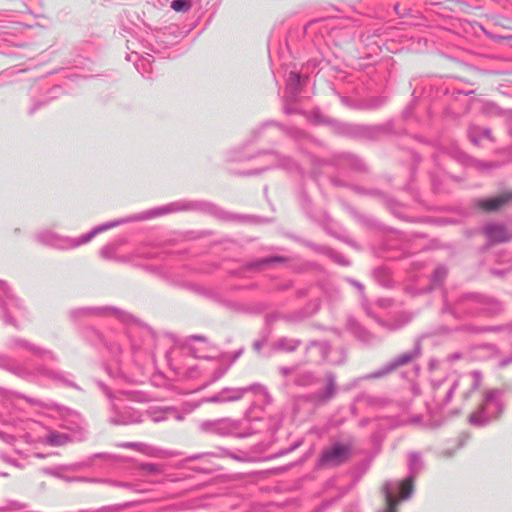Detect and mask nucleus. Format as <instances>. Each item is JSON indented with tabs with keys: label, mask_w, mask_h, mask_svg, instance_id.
Returning a JSON list of instances; mask_svg holds the SVG:
<instances>
[{
	"label": "nucleus",
	"mask_w": 512,
	"mask_h": 512,
	"mask_svg": "<svg viewBox=\"0 0 512 512\" xmlns=\"http://www.w3.org/2000/svg\"><path fill=\"white\" fill-rule=\"evenodd\" d=\"M140 452L145 455H148V456H157L159 454L160 450L154 446L143 443V446H142V449Z\"/></svg>",
	"instance_id": "obj_64"
},
{
	"label": "nucleus",
	"mask_w": 512,
	"mask_h": 512,
	"mask_svg": "<svg viewBox=\"0 0 512 512\" xmlns=\"http://www.w3.org/2000/svg\"><path fill=\"white\" fill-rule=\"evenodd\" d=\"M394 133V121L388 120L377 125L358 124L357 139L378 140L384 135Z\"/></svg>",
	"instance_id": "obj_24"
},
{
	"label": "nucleus",
	"mask_w": 512,
	"mask_h": 512,
	"mask_svg": "<svg viewBox=\"0 0 512 512\" xmlns=\"http://www.w3.org/2000/svg\"><path fill=\"white\" fill-rule=\"evenodd\" d=\"M220 304L232 311H235V312H246L247 311V309L245 308V306L243 304L236 302V301L227 300L224 297L222 298V302H220Z\"/></svg>",
	"instance_id": "obj_58"
},
{
	"label": "nucleus",
	"mask_w": 512,
	"mask_h": 512,
	"mask_svg": "<svg viewBox=\"0 0 512 512\" xmlns=\"http://www.w3.org/2000/svg\"><path fill=\"white\" fill-rule=\"evenodd\" d=\"M468 135L474 145H478L481 138L492 140V132L489 128L470 127Z\"/></svg>",
	"instance_id": "obj_46"
},
{
	"label": "nucleus",
	"mask_w": 512,
	"mask_h": 512,
	"mask_svg": "<svg viewBox=\"0 0 512 512\" xmlns=\"http://www.w3.org/2000/svg\"><path fill=\"white\" fill-rule=\"evenodd\" d=\"M331 344L324 341L311 340L307 343L305 348V354L309 355L315 351V358L313 361L317 363H330V364H341L343 360H332L329 357L331 352Z\"/></svg>",
	"instance_id": "obj_26"
},
{
	"label": "nucleus",
	"mask_w": 512,
	"mask_h": 512,
	"mask_svg": "<svg viewBox=\"0 0 512 512\" xmlns=\"http://www.w3.org/2000/svg\"><path fill=\"white\" fill-rule=\"evenodd\" d=\"M123 224H125L124 218H119V219H115L112 221H108V222H105V223L95 226L89 232H87L79 237H75V238L61 235L52 230L45 229V230L39 231L35 235V240L44 246H47V247H50V248H53L56 250H61V251L72 250V249H76L82 245L87 244L98 234L103 233L109 229L118 227Z\"/></svg>",
	"instance_id": "obj_5"
},
{
	"label": "nucleus",
	"mask_w": 512,
	"mask_h": 512,
	"mask_svg": "<svg viewBox=\"0 0 512 512\" xmlns=\"http://www.w3.org/2000/svg\"><path fill=\"white\" fill-rule=\"evenodd\" d=\"M355 333L357 338L366 344H373L377 340L376 336L364 327H358Z\"/></svg>",
	"instance_id": "obj_54"
},
{
	"label": "nucleus",
	"mask_w": 512,
	"mask_h": 512,
	"mask_svg": "<svg viewBox=\"0 0 512 512\" xmlns=\"http://www.w3.org/2000/svg\"><path fill=\"white\" fill-rule=\"evenodd\" d=\"M354 452L351 441H331L323 447L315 461L314 469L317 471L339 468L350 462Z\"/></svg>",
	"instance_id": "obj_10"
},
{
	"label": "nucleus",
	"mask_w": 512,
	"mask_h": 512,
	"mask_svg": "<svg viewBox=\"0 0 512 512\" xmlns=\"http://www.w3.org/2000/svg\"><path fill=\"white\" fill-rule=\"evenodd\" d=\"M424 461L420 452L411 451L408 453V475L402 480H387L391 483V489L398 492L402 500H409L414 493V482L416 477L424 469Z\"/></svg>",
	"instance_id": "obj_13"
},
{
	"label": "nucleus",
	"mask_w": 512,
	"mask_h": 512,
	"mask_svg": "<svg viewBox=\"0 0 512 512\" xmlns=\"http://www.w3.org/2000/svg\"><path fill=\"white\" fill-rule=\"evenodd\" d=\"M37 372H38V374L43 375V376H45L49 379H52L56 382L62 383L63 385H65L67 387H71V388H74L79 391L81 390V388L74 381L71 380L72 375L65 371L52 370V369H48V368L40 366L37 368Z\"/></svg>",
	"instance_id": "obj_32"
},
{
	"label": "nucleus",
	"mask_w": 512,
	"mask_h": 512,
	"mask_svg": "<svg viewBox=\"0 0 512 512\" xmlns=\"http://www.w3.org/2000/svg\"><path fill=\"white\" fill-rule=\"evenodd\" d=\"M224 393V398L226 402L238 401L244 397L245 394L252 392L255 395L262 396L263 401L267 405H271L273 402V398L271 394L268 392L267 388L260 383H253L245 387L239 388H224L222 389Z\"/></svg>",
	"instance_id": "obj_19"
},
{
	"label": "nucleus",
	"mask_w": 512,
	"mask_h": 512,
	"mask_svg": "<svg viewBox=\"0 0 512 512\" xmlns=\"http://www.w3.org/2000/svg\"><path fill=\"white\" fill-rule=\"evenodd\" d=\"M373 276L381 286L385 288H389L392 286V280L390 278L388 269L384 267H378L374 269Z\"/></svg>",
	"instance_id": "obj_47"
},
{
	"label": "nucleus",
	"mask_w": 512,
	"mask_h": 512,
	"mask_svg": "<svg viewBox=\"0 0 512 512\" xmlns=\"http://www.w3.org/2000/svg\"><path fill=\"white\" fill-rule=\"evenodd\" d=\"M305 79L298 72L291 71L286 80L285 95L288 99L296 100Z\"/></svg>",
	"instance_id": "obj_34"
},
{
	"label": "nucleus",
	"mask_w": 512,
	"mask_h": 512,
	"mask_svg": "<svg viewBox=\"0 0 512 512\" xmlns=\"http://www.w3.org/2000/svg\"><path fill=\"white\" fill-rule=\"evenodd\" d=\"M267 157V165L261 168L248 170L241 172L240 174L243 176H254L259 175L265 171L271 169H282L288 172H299L301 176H304V171L301 169L300 165L290 156L282 155L274 150H270L264 153Z\"/></svg>",
	"instance_id": "obj_15"
},
{
	"label": "nucleus",
	"mask_w": 512,
	"mask_h": 512,
	"mask_svg": "<svg viewBox=\"0 0 512 512\" xmlns=\"http://www.w3.org/2000/svg\"><path fill=\"white\" fill-rule=\"evenodd\" d=\"M145 270L150 273H154L162 278L169 279V273L163 266L148 265L145 266Z\"/></svg>",
	"instance_id": "obj_60"
},
{
	"label": "nucleus",
	"mask_w": 512,
	"mask_h": 512,
	"mask_svg": "<svg viewBox=\"0 0 512 512\" xmlns=\"http://www.w3.org/2000/svg\"><path fill=\"white\" fill-rule=\"evenodd\" d=\"M295 101L296 100H292V99H288L287 97H283V112L286 115H292V114H296V113L300 112L296 107L293 106V103Z\"/></svg>",
	"instance_id": "obj_62"
},
{
	"label": "nucleus",
	"mask_w": 512,
	"mask_h": 512,
	"mask_svg": "<svg viewBox=\"0 0 512 512\" xmlns=\"http://www.w3.org/2000/svg\"><path fill=\"white\" fill-rule=\"evenodd\" d=\"M251 158L252 156L246 154L243 148L235 149L228 153V160L232 162H242Z\"/></svg>",
	"instance_id": "obj_56"
},
{
	"label": "nucleus",
	"mask_w": 512,
	"mask_h": 512,
	"mask_svg": "<svg viewBox=\"0 0 512 512\" xmlns=\"http://www.w3.org/2000/svg\"><path fill=\"white\" fill-rule=\"evenodd\" d=\"M448 154L459 161L460 163L466 166H472L480 171H490L492 169L498 168L499 164L496 162H486L482 160L475 159L469 155H467L464 151H462L458 145L451 144L448 148Z\"/></svg>",
	"instance_id": "obj_23"
},
{
	"label": "nucleus",
	"mask_w": 512,
	"mask_h": 512,
	"mask_svg": "<svg viewBox=\"0 0 512 512\" xmlns=\"http://www.w3.org/2000/svg\"><path fill=\"white\" fill-rule=\"evenodd\" d=\"M312 313L307 312L306 310H300L290 314H284L280 317V319L290 322V323H299L304 319L311 316Z\"/></svg>",
	"instance_id": "obj_50"
},
{
	"label": "nucleus",
	"mask_w": 512,
	"mask_h": 512,
	"mask_svg": "<svg viewBox=\"0 0 512 512\" xmlns=\"http://www.w3.org/2000/svg\"><path fill=\"white\" fill-rule=\"evenodd\" d=\"M318 381L315 373L310 370H298L294 377V384L299 387H309Z\"/></svg>",
	"instance_id": "obj_44"
},
{
	"label": "nucleus",
	"mask_w": 512,
	"mask_h": 512,
	"mask_svg": "<svg viewBox=\"0 0 512 512\" xmlns=\"http://www.w3.org/2000/svg\"><path fill=\"white\" fill-rule=\"evenodd\" d=\"M289 258L280 255H271L263 258H258L247 262L244 265L245 270H261L266 266L274 264H283L288 262Z\"/></svg>",
	"instance_id": "obj_36"
},
{
	"label": "nucleus",
	"mask_w": 512,
	"mask_h": 512,
	"mask_svg": "<svg viewBox=\"0 0 512 512\" xmlns=\"http://www.w3.org/2000/svg\"><path fill=\"white\" fill-rule=\"evenodd\" d=\"M0 369L24 379H30L34 374L25 364L17 362L11 356L0 352Z\"/></svg>",
	"instance_id": "obj_29"
},
{
	"label": "nucleus",
	"mask_w": 512,
	"mask_h": 512,
	"mask_svg": "<svg viewBox=\"0 0 512 512\" xmlns=\"http://www.w3.org/2000/svg\"><path fill=\"white\" fill-rule=\"evenodd\" d=\"M483 333H500L504 332L508 335L512 334V321L507 324L502 325H490V326H483Z\"/></svg>",
	"instance_id": "obj_52"
},
{
	"label": "nucleus",
	"mask_w": 512,
	"mask_h": 512,
	"mask_svg": "<svg viewBox=\"0 0 512 512\" xmlns=\"http://www.w3.org/2000/svg\"><path fill=\"white\" fill-rule=\"evenodd\" d=\"M299 203L302 211L306 214V216L312 220H316V216L314 214V206L313 201L308 195L305 187L302 185L298 192Z\"/></svg>",
	"instance_id": "obj_42"
},
{
	"label": "nucleus",
	"mask_w": 512,
	"mask_h": 512,
	"mask_svg": "<svg viewBox=\"0 0 512 512\" xmlns=\"http://www.w3.org/2000/svg\"><path fill=\"white\" fill-rule=\"evenodd\" d=\"M186 287L200 295H203L217 303L222 302L223 296L215 289L202 287L196 284H186Z\"/></svg>",
	"instance_id": "obj_45"
},
{
	"label": "nucleus",
	"mask_w": 512,
	"mask_h": 512,
	"mask_svg": "<svg viewBox=\"0 0 512 512\" xmlns=\"http://www.w3.org/2000/svg\"><path fill=\"white\" fill-rule=\"evenodd\" d=\"M482 233L490 244L505 243L512 240V233L502 223L488 222L482 227Z\"/></svg>",
	"instance_id": "obj_28"
},
{
	"label": "nucleus",
	"mask_w": 512,
	"mask_h": 512,
	"mask_svg": "<svg viewBox=\"0 0 512 512\" xmlns=\"http://www.w3.org/2000/svg\"><path fill=\"white\" fill-rule=\"evenodd\" d=\"M309 159L312 165L310 177L315 181L320 192H322L319 182L320 169L323 166H332L339 172L346 170H351L357 173L367 172V166L364 161L357 155L349 152H336L328 158H320L309 154Z\"/></svg>",
	"instance_id": "obj_8"
},
{
	"label": "nucleus",
	"mask_w": 512,
	"mask_h": 512,
	"mask_svg": "<svg viewBox=\"0 0 512 512\" xmlns=\"http://www.w3.org/2000/svg\"><path fill=\"white\" fill-rule=\"evenodd\" d=\"M331 128L334 133L340 136L357 139L358 124L342 122L334 119L331 121Z\"/></svg>",
	"instance_id": "obj_40"
},
{
	"label": "nucleus",
	"mask_w": 512,
	"mask_h": 512,
	"mask_svg": "<svg viewBox=\"0 0 512 512\" xmlns=\"http://www.w3.org/2000/svg\"><path fill=\"white\" fill-rule=\"evenodd\" d=\"M263 398L262 396H260ZM262 404H259L257 401H254L250 407L247 409L245 413V418L248 422L253 424L249 429L244 432H240L237 434L238 438H247L255 433L262 432L267 426V412L264 406H268L264 403L263 399H261Z\"/></svg>",
	"instance_id": "obj_17"
},
{
	"label": "nucleus",
	"mask_w": 512,
	"mask_h": 512,
	"mask_svg": "<svg viewBox=\"0 0 512 512\" xmlns=\"http://www.w3.org/2000/svg\"><path fill=\"white\" fill-rule=\"evenodd\" d=\"M271 128H277L295 140H302L306 138L305 132L301 129L293 126H287L275 120H266L251 130L247 143L252 144L263 139L267 135V131Z\"/></svg>",
	"instance_id": "obj_16"
},
{
	"label": "nucleus",
	"mask_w": 512,
	"mask_h": 512,
	"mask_svg": "<svg viewBox=\"0 0 512 512\" xmlns=\"http://www.w3.org/2000/svg\"><path fill=\"white\" fill-rule=\"evenodd\" d=\"M447 268L445 266H438L431 275V282L433 285H441L447 276Z\"/></svg>",
	"instance_id": "obj_53"
},
{
	"label": "nucleus",
	"mask_w": 512,
	"mask_h": 512,
	"mask_svg": "<svg viewBox=\"0 0 512 512\" xmlns=\"http://www.w3.org/2000/svg\"><path fill=\"white\" fill-rule=\"evenodd\" d=\"M139 468L141 471L149 475H156L162 471L161 465L154 463H141Z\"/></svg>",
	"instance_id": "obj_59"
},
{
	"label": "nucleus",
	"mask_w": 512,
	"mask_h": 512,
	"mask_svg": "<svg viewBox=\"0 0 512 512\" xmlns=\"http://www.w3.org/2000/svg\"><path fill=\"white\" fill-rule=\"evenodd\" d=\"M459 381L454 378L445 377L431 382L433 397L431 402H427V422L426 429L438 430L443 427L447 421L456 417L460 409L443 412L444 407L449 404L458 388Z\"/></svg>",
	"instance_id": "obj_3"
},
{
	"label": "nucleus",
	"mask_w": 512,
	"mask_h": 512,
	"mask_svg": "<svg viewBox=\"0 0 512 512\" xmlns=\"http://www.w3.org/2000/svg\"><path fill=\"white\" fill-rule=\"evenodd\" d=\"M0 396L4 399H11V398L15 397V398L23 399V400H25V397H27L26 395H24L20 392L9 390V389L1 387V386H0Z\"/></svg>",
	"instance_id": "obj_61"
},
{
	"label": "nucleus",
	"mask_w": 512,
	"mask_h": 512,
	"mask_svg": "<svg viewBox=\"0 0 512 512\" xmlns=\"http://www.w3.org/2000/svg\"><path fill=\"white\" fill-rule=\"evenodd\" d=\"M351 190L360 195L379 197L383 200L384 204L387 208L398 218L404 219V216L401 212L402 206L392 197L384 194L382 191L378 189H366L359 185H352Z\"/></svg>",
	"instance_id": "obj_27"
},
{
	"label": "nucleus",
	"mask_w": 512,
	"mask_h": 512,
	"mask_svg": "<svg viewBox=\"0 0 512 512\" xmlns=\"http://www.w3.org/2000/svg\"><path fill=\"white\" fill-rule=\"evenodd\" d=\"M68 316L74 323H82L95 318H112L118 320L127 326V335L129 338H132V329H141L148 334L152 333V329L139 318L127 310L113 305L76 307L69 310Z\"/></svg>",
	"instance_id": "obj_4"
},
{
	"label": "nucleus",
	"mask_w": 512,
	"mask_h": 512,
	"mask_svg": "<svg viewBox=\"0 0 512 512\" xmlns=\"http://www.w3.org/2000/svg\"><path fill=\"white\" fill-rule=\"evenodd\" d=\"M302 344V341L298 338H291L282 336L277 338L272 344L271 349L275 352L293 353Z\"/></svg>",
	"instance_id": "obj_38"
},
{
	"label": "nucleus",
	"mask_w": 512,
	"mask_h": 512,
	"mask_svg": "<svg viewBox=\"0 0 512 512\" xmlns=\"http://www.w3.org/2000/svg\"><path fill=\"white\" fill-rule=\"evenodd\" d=\"M375 421L383 422L380 424V426L385 427L384 430L394 429V428L404 426V425H420V424H422L423 427L426 428L425 423L427 422V420L425 422L423 421L422 415H413L406 420H399V419L393 418V417H385V418L375 419Z\"/></svg>",
	"instance_id": "obj_33"
},
{
	"label": "nucleus",
	"mask_w": 512,
	"mask_h": 512,
	"mask_svg": "<svg viewBox=\"0 0 512 512\" xmlns=\"http://www.w3.org/2000/svg\"><path fill=\"white\" fill-rule=\"evenodd\" d=\"M89 465V462H75L67 465H57L54 467H46L42 469V472L46 475L54 476L59 479H63L68 482L82 481L80 477H67L64 475L66 471H79Z\"/></svg>",
	"instance_id": "obj_31"
},
{
	"label": "nucleus",
	"mask_w": 512,
	"mask_h": 512,
	"mask_svg": "<svg viewBox=\"0 0 512 512\" xmlns=\"http://www.w3.org/2000/svg\"><path fill=\"white\" fill-rule=\"evenodd\" d=\"M377 40L369 42L370 36H367L366 40L368 43L367 45L374 44L376 47L382 51L383 47L389 52H396L397 48L395 47V44L393 42L388 43L387 39L383 37V35H375Z\"/></svg>",
	"instance_id": "obj_49"
},
{
	"label": "nucleus",
	"mask_w": 512,
	"mask_h": 512,
	"mask_svg": "<svg viewBox=\"0 0 512 512\" xmlns=\"http://www.w3.org/2000/svg\"><path fill=\"white\" fill-rule=\"evenodd\" d=\"M309 119L314 124H326V125H329L330 127H331V121L334 120L332 118H329V117H326V116L322 115L319 110L312 111L310 113Z\"/></svg>",
	"instance_id": "obj_57"
},
{
	"label": "nucleus",
	"mask_w": 512,
	"mask_h": 512,
	"mask_svg": "<svg viewBox=\"0 0 512 512\" xmlns=\"http://www.w3.org/2000/svg\"><path fill=\"white\" fill-rule=\"evenodd\" d=\"M26 309L22 301L15 296L9 285L0 280V318L6 325L18 327V319L23 318Z\"/></svg>",
	"instance_id": "obj_12"
},
{
	"label": "nucleus",
	"mask_w": 512,
	"mask_h": 512,
	"mask_svg": "<svg viewBox=\"0 0 512 512\" xmlns=\"http://www.w3.org/2000/svg\"><path fill=\"white\" fill-rule=\"evenodd\" d=\"M239 422L231 418H221L215 420H206L200 423L199 428L202 432L218 435V436H229L236 435L239 429Z\"/></svg>",
	"instance_id": "obj_18"
},
{
	"label": "nucleus",
	"mask_w": 512,
	"mask_h": 512,
	"mask_svg": "<svg viewBox=\"0 0 512 512\" xmlns=\"http://www.w3.org/2000/svg\"><path fill=\"white\" fill-rule=\"evenodd\" d=\"M386 103V96H372L365 100H359V102L353 107L354 109L359 110H377L383 107Z\"/></svg>",
	"instance_id": "obj_41"
},
{
	"label": "nucleus",
	"mask_w": 512,
	"mask_h": 512,
	"mask_svg": "<svg viewBox=\"0 0 512 512\" xmlns=\"http://www.w3.org/2000/svg\"><path fill=\"white\" fill-rule=\"evenodd\" d=\"M425 338V335L419 336L409 351H406L402 354H399L386 362L381 368L378 370L367 374L363 377V379H378L382 378L389 373L395 371L397 368L404 366L408 363H411L415 359L419 358L422 354V340Z\"/></svg>",
	"instance_id": "obj_14"
},
{
	"label": "nucleus",
	"mask_w": 512,
	"mask_h": 512,
	"mask_svg": "<svg viewBox=\"0 0 512 512\" xmlns=\"http://www.w3.org/2000/svg\"><path fill=\"white\" fill-rule=\"evenodd\" d=\"M292 239L313 249L317 253H321V254L328 256L332 261H334L336 264H338L340 266L347 267V266H350V264H351L349 259H347L344 255L335 251L332 248H329L327 246L318 245L311 241H308V240H305V239H302V238L296 237V236H293Z\"/></svg>",
	"instance_id": "obj_30"
},
{
	"label": "nucleus",
	"mask_w": 512,
	"mask_h": 512,
	"mask_svg": "<svg viewBox=\"0 0 512 512\" xmlns=\"http://www.w3.org/2000/svg\"><path fill=\"white\" fill-rule=\"evenodd\" d=\"M162 33H154L141 31L126 40V47L130 53H127L126 59L133 61L135 68L142 76L149 73L151 62L153 61V53H160V45L154 44L153 41L160 38Z\"/></svg>",
	"instance_id": "obj_6"
},
{
	"label": "nucleus",
	"mask_w": 512,
	"mask_h": 512,
	"mask_svg": "<svg viewBox=\"0 0 512 512\" xmlns=\"http://www.w3.org/2000/svg\"><path fill=\"white\" fill-rule=\"evenodd\" d=\"M144 416L149 418L154 423H159V422L166 421L169 419H175L177 421H181L184 418L183 414L180 413L174 407H167L164 409L147 412Z\"/></svg>",
	"instance_id": "obj_35"
},
{
	"label": "nucleus",
	"mask_w": 512,
	"mask_h": 512,
	"mask_svg": "<svg viewBox=\"0 0 512 512\" xmlns=\"http://www.w3.org/2000/svg\"><path fill=\"white\" fill-rule=\"evenodd\" d=\"M170 7L175 12L186 13V12L190 11L192 8V1L191 0H173L171 2Z\"/></svg>",
	"instance_id": "obj_55"
},
{
	"label": "nucleus",
	"mask_w": 512,
	"mask_h": 512,
	"mask_svg": "<svg viewBox=\"0 0 512 512\" xmlns=\"http://www.w3.org/2000/svg\"><path fill=\"white\" fill-rule=\"evenodd\" d=\"M504 395L505 390L496 388L485 390L480 403L468 416V423L476 428H485L498 422L506 410Z\"/></svg>",
	"instance_id": "obj_7"
},
{
	"label": "nucleus",
	"mask_w": 512,
	"mask_h": 512,
	"mask_svg": "<svg viewBox=\"0 0 512 512\" xmlns=\"http://www.w3.org/2000/svg\"><path fill=\"white\" fill-rule=\"evenodd\" d=\"M182 212L202 214L225 222H252L258 219V217L251 215L228 212L212 201L204 199H180L141 213L124 217V221L125 224H127Z\"/></svg>",
	"instance_id": "obj_1"
},
{
	"label": "nucleus",
	"mask_w": 512,
	"mask_h": 512,
	"mask_svg": "<svg viewBox=\"0 0 512 512\" xmlns=\"http://www.w3.org/2000/svg\"><path fill=\"white\" fill-rule=\"evenodd\" d=\"M366 313L373 318L383 329L389 332H396L405 327L411 320L412 315L408 312H400L389 319H383L374 314L369 307H365Z\"/></svg>",
	"instance_id": "obj_22"
},
{
	"label": "nucleus",
	"mask_w": 512,
	"mask_h": 512,
	"mask_svg": "<svg viewBox=\"0 0 512 512\" xmlns=\"http://www.w3.org/2000/svg\"><path fill=\"white\" fill-rule=\"evenodd\" d=\"M391 483H384L382 487V493L385 499V508L378 512H397L398 505L401 501L398 492L391 489Z\"/></svg>",
	"instance_id": "obj_37"
},
{
	"label": "nucleus",
	"mask_w": 512,
	"mask_h": 512,
	"mask_svg": "<svg viewBox=\"0 0 512 512\" xmlns=\"http://www.w3.org/2000/svg\"><path fill=\"white\" fill-rule=\"evenodd\" d=\"M510 203H512V190L492 197L474 198L471 200V207L478 211L491 213L499 211Z\"/></svg>",
	"instance_id": "obj_20"
},
{
	"label": "nucleus",
	"mask_w": 512,
	"mask_h": 512,
	"mask_svg": "<svg viewBox=\"0 0 512 512\" xmlns=\"http://www.w3.org/2000/svg\"><path fill=\"white\" fill-rule=\"evenodd\" d=\"M71 441V437L66 433L52 431L47 435V443L51 446H61Z\"/></svg>",
	"instance_id": "obj_48"
},
{
	"label": "nucleus",
	"mask_w": 512,
	"mask_h": 512,
	"mask_svg": "<svg viewBox=\"0 0 512 512\" xmlns=\"http://www.w3.org/2000/svg\"><path fill=\"white\" fill-rule=\"evenodd\" d=\"M7 346L9 349H18V348L23 349L25 351L30 352L31 354H33L34 356H36L40 359L51 360V361L56 360V356L51 350H48L46 348H43L36 344H33V343H31L23 338H20V337L11 338L8 341Z\"/></svg>",
	"instance_id": "obj_25"
},
{
	"label": "nucleus",
	"mask_w": 512,
	"mask_h": 512,
	"mask_svg": "<svg viewBox=\"0 0 512 512\" xmlns=\"http://www.w3.org/2000/svg\"><path fill=\"white\" fill-rule=\"evenodd\" d=\"M206 456H214V457L227 456V457H230L232 459H235V460L241 461V462L245 461L247 458L245 454H237L234 452H230L227 449L220 448L219 452H205V453L191 455L188 457V460H198V459H201Z\"/></svg>",
	"instance_id": "obj_43"
},
{
	"label": "nucleus",
	"mask_w": 512,
	"mask_h": 512,
	"mask_svg": "<svg viewBox=\"0 0 512 512\" xmlns=\"http://www.w3.org/2000/svg\"><path fill=\"white\" fill-rule=\"evenodd\" d=\"M25 401L37 407L56 411L62 421V427L73 433V439L77 441L85 439L87 434V423L78 411L60 405L54 401L44 402L32 397H25Z\"/></svg>",
	"instance_id": "obj_9"
},
{
	"label": "nucleus",
	"mask_w": 512,
	"mask_h": 512,
	"mask_svg": "<svg viewBox=\"0 0 512 512\" xmlns=\"http://www.w3.org/2000/svg\"><path fill=\"white\" fill-rule=\"evenodd\" d=\"M96 383L110 401L109 423L113 425H130L144 421L142 413L133 408L124 406L120 399H118L102 381H97Z\"/></svg>",
	"instance_id": "obj_11"
},
{
	"label": "nucleus",
	"mask_w": 512,
	"mask_h": 512,
	"mask_svg": "<svg viewBox=\"0 0 512 512\" xmlns=\"http://www.w3.org/2000/svg\"><path fill=\"white\" fill-rule=\"evenodd\" d=\"M343 207L345 210L354 218L356 219L360 224L363 226L369 228V229H381V224L372 216L361 214L357 211L356 208L349 205L346 202H343Z\"/></svg>",
	"instance_id": "obj_39"
},
{
	"label": "nucleus",
	"mask_w": 512,
	"mask_h": 512,
	"mask_svg": "<svg viewBox=\"0 0 512 512\" xmlns=\"http://www.w3.org/2000/svg\"><path fill=\"white\" fill-rule=\"evenodd\" d=\"M482 350L487 351L490 354V357H497L500 355V349L496 344L485 343L480 346Z\"/></svg>",
	"instance_id": "obj_63"
},
{
	"label": "nucleus",
	"mask_w": 512,
	"mask_h": 512,
	"mask_svg": "<svg viewBox=\"0 0 512 512\" xmlns=\"http://www.w3.org/2000/svg\"><path fill=\"white\" fill-rule=\"evenodd\" d=\"M336 392V375L333 372H328L325 374V387L307 394L305 400L315 405H324L335 397Z\"/></svg>",
	"instance_id": "obj_21"
},
{
	"label": "nucleus",
	"mask_w": 512,
	"mask_h": 512,
	"mask_svg": "<svg viewBox=\"0 0 512 512\" xmlns=\"http://www.w3.org/2000/svg\"><path fill=\"white\" fill-rule=\"evenodd\" d=\"M470 376L472 378V383H471L470 390L463 394V397L465 400H468L470 398L471 393L476 391L480 387L481 382H482V374L480 371L473 370L470 373Z\"/></svg>",
	"instance_id": "obj_51"
},
{
	"label": "nucleus",
	"mask_w": 512,
	"mask_h": 512,
	"mask_svg": "<svg viewBox=\"0 0 512 512\" xmlns=\"http://www.w3.org/2000/svg\"><path fill=\"white\" fill-rule=\"evenodd\" d=\"M502 311L503 304L497 298L487 294L463 293L453 301L449 299L447 294L443 295L441 313L443 315L448 314L456 320L478 316L494 317Z\"/></svg>",
	"instance_id": "obj_2"
}]
</instances>
